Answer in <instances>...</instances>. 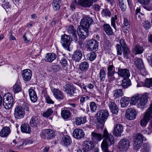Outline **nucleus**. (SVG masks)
Wrapping results in <instances>:
<instances>
[{
	"label": "nucleus",
	"mask_w": 152,
	"mask_h": 152,
	"mask_svg": "<svg viewBox=\"0 0 152 152\" xmlns=\"http://www.w3.org/2000/svg\"><path fill=\"white\" fill-rule=\"evenodd\" d=\"M51 68L54 73L59 72L60 69H62L61 66L58 64L53 65L51 66Z\"/></svg>",
	"instance_id": "53"
},
{
	"label": "nucleus",
	"mask_w": 152,
	"mask_h": 152,
	"mask_svg": "<svg viewBox=\"0 0 152 152\" xmlns=\"http://www.w3.org/2000/svg\"><path fill=\"white\" fill-rule=\"evenodd\" d=\"M75 120V124L78 125L84 124L87 121L86 117V116L76 117Z\"/></svg>",
	"instance_id": "39"
},
{
	"label": "nucleus",
	"mask_w": 152,
	"mask_h": 152,
	"mask_svg": "<svg viewBox=\"0 0 152 152\" xmlns=\"http://www.w3.org/2000/svg\"><path fill=\"white\" fill-rule=\"evenodd\" d=\"M40 119L39 117L36 115L32 116L30 120V126L34 128H37L39 125Z\"/></svg>",
	"instance_id": "22"
},
{
	"label": "nucleus",
	"mask_w": 152,
	"mask_h": 152,
	"mask_svg": "<svg viewBox=\"0 0 152 152\" xmlns=\"http://www.w3.org/2000/svg\"><path fill=\"white\" fill-rule=\"evenodd\" d=\"M96 56V53L93 52L87 54L86 56V59L88 60L92 61L95 59Z\"/></svg>",
	"instance_id": "47"
},
{
	"label": "nucleus",
	"mask_w": 152,
	"mask_h": 152,
	"mask_svg": "<svg viewBox=\"0 0 152 152\" xmlns=\"http://www.w3.org/2000/svg\"><path fill=\"white\" fill-rule=\"evenodd\" d=\"M93 22V20L91 17L85 16L83 17L81 20L80 25L82 28H89L90 26Z\"/></svg>",
	"instance_id": "7"
},
{
	"label": "nucleus",
	"mask_w": 152,
	"mask_h": 152,
	"mask_svg": "<svg viewBox=\"0 0 152 152\" xmlns=\"http://www.w3.org/2000/svg\"><path fill=\"white\" fill-rule=\"evenodd\" d=\"M148 96L146 94L142 95L139 97L138 100L139 102L138 104V106L139 107H141L144 106L148 102Z\"/></svg>",
	"instance_id": "27"
},
{
	"label": "nucleus",
	"mask_w": 152,
	"mask_h": 152,
	"mask_svg": "<svg viewBox=\"0 0 152 152\" xmlns=\"http://www.w3.org/2000/svg\"><path fill=\"white\" fill-rule=\"evenodd\" d=\"M89 106L91 111V112H94L96 111L97 107V106L95 102H91L90 103Z\"/></svg>",
	"instance_id": "57"
},
{
	"label": "nucleus",
	"mask_w": 152,
	"mask_h": 152,
	"mask_svg": "<svg viewBox=\"0 0 152 152\" xmlns=\"http://www.w3.org/2000/svg\"><path fill=\"white\" fill-rule=\"evenodd\" d=\"M152 0H137L138 2L142 5L143 8L146 10L150 11L152 10V3L149 4Z\"/></svg>",
	"instance_id": "14"
},
{
	"label": "nucleus",
	"mask_w": 152,
	"mask_h": 152,
	"mask_svg": "<svg viewBox=\"0 0 152 152\" xmlns=\"http://www.w3.org/2000/svg\"><path fill=\"white\" fill-rule=\"evenodd\" d=\"M94 1V0H79L78 2L79 5L83 7L89 8L92 5Z\"/></svg>",
	"instance_id": "21"
},
{
	"label": "nucleus",
	"mask_w": 152,
	"mask_h": 152,
	"mask_svg": "<svg viewBox=\"0 0 152 152\" xmlns=\"http://www.w3.org/2000/svg\"><path fill=\"white\" fill-rule=\"evenodd\" d=\"M149 115H148L147 113H145L143 118L140 121V125L141 126H145L146 125L152 117V116H150Z\"/></svg>",
	"instance_id": "35"
},
{
	"label": "nucleus",
	"mask_w": 152,
	"mask_h": 152,
	"mask_svg": "<svg viewBox=\"0 0 152 152\" xmlns=\"http://www.w3.org/2000/svg\"><path fill=\"white\" fill-rule=\"evenodd\" d=\"M134 54H140L142 53L144 51V48L139 45H136L133 50Z\"/></svg>",
	"instance_id": "36"
},
{
	"label": "nucleus",
	"mask_w": 152,
	"mask_h": 152,
	"mask_svg": "<svg viewBox=\"0 0 152 152\" xmlns=\"http://www.w3.org/2000/svg\"><path fill=\"white\" fill-rule=\"evenodd\" d=\"M21 132L22 133L29 134L31 133V129L29 125L27 123L21 124L20 126Z\"/></svg>",
	"instance_id": "32"
},
{
	"label": "nucleus",
	"mask_w": 152,
	"mask_h": 152,
	"mask_svg": "<svg viewBox=\"0 0 152 152\" xmlns=\"http://www.w3.org/2000/svg\"><path fill=\"white\" fill-rule=\"evenodd\" d=\"M118 76L123 78L126 77H129L130 76V73L129 70L127 69H123L119 68L117 72Z\"/></svg>",
	"instance_id": "17"
},
{
	"label": "nucleus",
	"mask_w": 152,
	"mask_h": 152,
	"mask_svg": "<svg viewBox=\"0 0 152 152\" xmlns=\"http://www.w3.org/2000/svg\"><path fill=\"white\" fill-rule=\"evenodd\" d=\"M107 142L105 140H103L101 144V147L102 151L104 152H106L108 151V148L110 146L108 144H107Z\"/></svg>",
	"instance_id": "49"
},
{
	"label": "nucleus",
	"mask_w": 152,
	"mask_h": 152,
	"mask_svg": "<svg viewBox=\"0 0 152 152\" xmlns=\"http://www.w3.org/2000/svg\"><path fill=\"white\" fill-rule=\"evenodd\" d=\"M63 145L67 147L70 145L72 143V140L70 137L67 135H64L61 140Z\"/></svg>",
	"instance_id": "26"
},
{
	"label": "nucleus",
	"mask_w": 152,
	"mask_h": 152,
	"mask_svg": "<svg viewBox=\"0 0 152 152\" xmlns=\"http://www.w3.org/2000/svg\"><path fill=\"white\" fill-rule=\"evenodd\" d=\"M123 50V55L124 58L126 59L128 58V56L130 54V51L128 47L122 48Z\"/></svg>",
	"instance_id": "55"
},
{
	"label": "nucleus",
	"mask_w": 152,
	"mask_h": 152,
	"mask_svg": "<svg viewBox=\"0 0 152 152\" xmlns=\"http://www.w3.org/2000/svg\"><path fill=\"white\" fill-rule=\"evenodd\" d=\"M121 81V86L122 87L123 89L127 88L132 84L131 81L129 77L124 78Z\"/></svg>",
	"instance_id": "28"
},
{
	"label": "nucleus",
	"mask_w": 152,
	"mask_h": 152,
	"mask_svg": "<svg viewBox=\"0 0 152 152\" xmlns=\"http://www.w3.org/2000/svg\"><path fill=\"white\" fill-rule=\"evenodd\" d=\"M89 99V97L87 96H86L85 97H81L80 99V107H81L83 106V102L88 100ZM81 109L83 111H84L85 110V109L84 108H83V107H81Z\"/></svg>",
	"instance_id": "54"
},
{
	"label": "nucleus",
	"mask_w": 152,
	"mask_h": 152,
	"mask_svg": "<svg viewBox=\"0 0 152 152\" xmlns=\"http://www.w3.org/2000/svg\"><path fill=\"white\" fill-rule=\"evenodd\" d=\"M101 13L103 16L105 17H110L111 15L110 10L108 8L103 9Z\"/></svg>",
	"instance_id": "50"
},
{
	"label": "nucleus",
	"mask_w": 152,
	"mask_h": 152,
	"mask_svg": "<svg viewBox=\"0 0 152 152\" xmlns=\"http://www.w3.org/2000/svg\"><path fill=\"white\" fill-rule=\"evenodd\" d=\"M72 40H73L67 35L64 34L61 35L60 42L61 45L64 49L68 51H70L69 46Z\"/></svg>",
	"instance_id": "3"
},
{
	"label": "nucleus",
	"mask_w": 152,
	"mask_h": 152,
	"mask_svg": "<svg viewBox=\"0 0 152 152\" xmlns=\"http://www.w3.org/2000/svg\"><path fill=\"white\" fill-rule=\"evenodd\" d=\"M82 149L88 151L92 149L94 147V144L93 142L90 140L84 141L83 143Z\"/></svg>",
	"instance_id": "24"
},
{
	"label": "nucleus",
	"mask_w": 152,
	"mask_h": 152,
	"mask_svg": "<svg viewBox=\"0 0 152 152\" xmlns=\"http://www.w3.org/2000/svg\"><path fill=\"white\" fill-rule=\"evenodd\" d=\"M3 104L6 109H9L14 104V99L12 95L10 93L5 94L3 96Z\"/></svg>",
	"instance_id": "2"
},
{
	"label": "nucleus",
	"mask_w": 152,
	"mask_h": 152,
	"mask_svg": "<svg viewBox=\"0 0 152 152\" xmlns=\"http://www.w3.org/2000/svg\"><path fill=\"white\" fill-rule=\"evenodd\" d=\"M64 91L67 94H69L70 96H76L77 89L73 85L66 84L64 86Z\"/></svg>",
	"instance_id": "9"
},
{
	"label": "nucleus",
	"mask_w": 152,
	"mask_h": 152,
	"mask_svg": "<svg viewBox=\"0 0 152 152\" xmlns=\"http://www.w3.org/2000/svg\"><path fill=\"white\" fill-rule=\"evenodd\" d=\"M150 148L149 144L145 143L143 145L142 150L143 152H150Z\"/></svg>",
	"instance_id": "60"
},
{
	"label": "nucleus",
	"mask_w": 152,
	"mask_h": 152,
	"mask_svg": "<svg viewBox=\"0 0 152 152\" xmlns=\"http://www.w3.org/2000/svg\"><path fill=\"white\" fill-rule=\"evenodd\" d=\"M73 136L75 139L79 140L83 138L85 133L83 130L80 129H76L73 132Z\"/></svg>",
	"instance_id": "18"
},
{
	"label": "nucleus",
	"mask_w": 152,
	"mask_h": 152,
	"mask_svg": "<svg viewBox=\"0 0 152 152\" xmlns=\"http://www.w3.org/2000/svg\"><path fill=\"white\" fill-rule=\"evenodd\" d=\"M103 27L104 31L107 35L112 36L114 34V32L109 24L107 23L104 24Z\"/></svg>",
	"instance_id": "34"
},
{
	"label": "nucleus",
	"mask_w": 152,
	"mask_h": 152,
	"mask_svg": "<svg viewBox=\"0 0 152 152\" xmlns=\"http://www.w3.org/2000/svg\"><path fill=\"white\" fill-rule=\"evenodd\" d=\"M130 101V98L124 97L122 98L120 101L121 106L125 107L127 106L129 104Z\"/></svg>",
	"instance_id": "41"
},
{
	"label": "nucleus",
	"mask_w": 152,
	"mask_h": 152,
	"mask_svg": "<svg viewBox=\"0 0 152 152\" xmlns=\"http://www.w3.org/2000/svg\"><path fill=\"white\" fill-rule=\"evenodd\" d=\"M56 57V55L54 53H47L45 57V60L46 61L51 62L54 60Z\"/></svg>",
	"instance_id": "38"
},
{
	"label": "nucleus",
	"mask_w": 152,
	"mask_h": 152,
	"mask_svg": "<svg viewBox=\"0 0 152 152\" xmlns=\"http://www.w3.org/2000/svg\"><path fill=\"white\" fill-rule=\"evenodd\" d=\"M124 95L122 89H118L114 91L113 96L115 98L122 96Z\"/></svg>",
	"instance_id": "46"
},
{
	"label": "nucleus",
	"mask_w": 152,
	"mask_h": 152,
	"mask_svg": "<svg viewBox=\"0 0 152 152\" xmlns=\"http://www.w3.org/2000/svg\"><path fill=\"white\" fill-rule=\"evenodd\" d=\"M91 136L92 139L94 142H95L100 141L102 138V134L94 132L91 133Z\"/></svg>",
	"instance_id": "33"
},
{
	"label": "nucleus",
	"mask_w": 152,
	"mask_h": 152,
	"mask_svg": "<svg viewBox=\"0 0 152 152\" xmlns=\"http://www.w3.org/2000/svg\"><path fill=\"white\" fill-rule=\"evenodd\" d=\"M82 56V50L80 49L75 50L72 55V59L75 62H79L81 59Z\"/></svg>",
	"instance_id": "20"
},
{
	"label": "nucleus",
	"mask_w": 152,
	"mask_h": 152,
	"mask_svg": "<svg viewBox=\"0 0 152 152\" xmlns=\"http://www.w3.org/2000/svg\"><path fill=\"white\" fill-rule=\"evenodd\" d=\"M142 86H143L150 88L152 87V78H146L144 83L141 82Z\"/></svg>",
	"instance_id": "42"
},
{
	"label": "nucleus",
	"mask_w": 152,
	"mask_h": 152,
	"mask_svg": "<svg viewBox=\"0 0 152 152\" xmlns=\"http://www.w3.org/2000/svg\"><path fill=\"white\" fill-rule=\"evenodd\" d=\"M130 142L129 140L127 139H121L118 143V149L121 151H126L129 148Z\"/></svg>",
	"instance_id": "6"
},
{
	"label": "nucleus",
	"mask_w": 152,
	"mask_h": 152,
	"mask_svg": "<svg viewBox=\"0 0 152 152\" xmlns=\"http://www.w3.org/2000/svg\"><path fill=\"white\" fill-rule=\"evenodd\" d=\"M26 143L24 142V140L23 139H21L17 142V145L16 146L17 148H19L20 147L23 146L25 145Z\"/></svg>",
	"instance_id": "63"
},
{
	"label": "nucleus",
	"mask_w": 152,
	"mask_h": 152,
	"mask_svg": "<svg viewBox=\"0 0 152 152\" xmlns=\"http://www.w3.org/2000/svg\"><path fill=\"white\" fill-rule=\"evenodd\" d=\"M53 113V111L51 108L48 109L46 112H44L43 116L45 118H48L51 116Z\"/></svg>",
	"instance_id": "52"
},
{
	"label": "nucleus",
	"mask_w": 152,
	"mask_h": 152,
	"mask_svg": "<svg viewBox=\"0 0 152 152\" xmlns=\"http://www.w3.org/2000/svg\"><path fill=\"white\" fill-rule=\"evenodd\" d=\"M115 73V72H113L107 74L108 78V81L109 82L111 83L116 80V78L114 76Z\"/></svg>",
	"instance_id": "58"
},
{
	"label": "nucleus",
	"mask_w": 152,
	"mask_h": 152,
	"mask_svg": "<svg viewBox=\"0 0 152 152\" xmlns=\"http://www.w3.org/2000/svg\"><path fill=\"white\" fill-rule=\"evenodd\" d=\"M117 19V17L116 15L115 16L114 18L112 17L111 18V25L113 27L115 31L117 30V28L115 23V20Z\"/></svg>",
	"instance_id": "61"
},
{
	"label": "nucleus",
	"mask_w": 152,
	"mask_h": 152,
	"mask_svg": "<svg viewBox=\"0 0 152 152\" xmlns=\"http://www.w3.org/2000/svg\"><path fill=\"white\" fill-rule=\"evenodd\" d=\"M144 137L140 134H138L135 137L134 140V149L136 150H138L141 146L144 140Z\"/></svg>",
	"instance_id": "10"
},
{
	"label": "nucleus",
	"mask_w": 152,
	"mask_h": 152,
	"mask_svg": "<svg viewBox=\"0 0 152 152\" xmlns=\"http://www.w3.org/2000/svg\"><path fill=\"white\" fill-rule=\"evenodd\" d=\"M139 99L138 94H137L133 96L132 97L130 98V103L132 105H134L137 102Z\"/></svg>",
	"instance_id": "48"
},
{
	"label": "nucleus",
	"mask_w": 152,
	"mask_h": 152,
	"mask_svg": "<svg viewBox=\"0 0 152 152\" xmlns=\"http://www.w3.org/2000/svg\"><path fill=\"white\" fill-rule=\"evenodd\" d=\"M134 64L141 72H145V68L143 61L141 58H135L134 61Z\"/></svg>",
	"instance_id": "11"
},
{
	"label": "nucleus",
	"mask_w": 152,
	"mask_h": 152,
	"mask_svg": "<svg viewBox=\"0 0 152 152\" xmlns=\"http://www.w3.org/2000/svg\"><path fill=\"white\" fill-rule=\"evenodd\" d=\"M20 84V82L17 81L12 87V91L15 94L18 93L21 91Z\"/></svg>",
	"instance_id": "40"
},
{
	"label": "nucleus",
	"mask_w": 152,
	"mask_h": 152,
	"mask_svg": "<svg viewBox=\"0 0 152 152\" xmlns=\"http://www.w3.org/2000/svg\"><path fill=\"white\" fill-rule=\"evenodd\" d=\"M89 66V63L88 62H82L79 64V69L82 71L86 72L88 69Z\"/></svg>",
	"instance_id": "37"
},
{
	"label": "nucleus",
	"mask_w": 152,
	"mask_h": 152,
	"mask_svg": "<svg viewBox=\"0 0 152 152\" xmlns=\"http://www.w3.org/2000/svg\"><path fill=\"white\" fill-rule=\"evenodd\" d=\"M123 24L122 28L125 30L129 31L130 29V25L129 21L126 18H124Z\"/></svg>",
	"instance_id": "45"
},
{
	"label": "nucleus",
	"mask_w": 152,
	"mask_h": 152,
	"mask_svg": "<svg viewBox=\"0 0 152 152\" xmlns=\"http://www.w3.org/2000/svg\"><path fill=\"white\" fill-rule=\"evenodd\" d=\"M123 128L122 125L116 124L114 127L113 134L116 136H120L123 132Z\"/></svg>",
	"instance_id": "25"
},
{
	"label": "nucleus",
	"mask_w": 152,
	"mask_h": 152,
	"mask_svg": "<svg viewBox=\"0 0 152 152\" xmlns=\"http://www.w3.org/2000/svg\"><path fill=\"white\" fill-rule=\"evenodd\" d=\"M11 132L10 128L8 126H5L2 128L0 132V136L2 137H6Z\"/></svg>",
	"instance_id": "31"
},
{
	"label": "nucleus",
	"mask_w": 152,
	"mask_h": 152,
	"mask_svg": "<svg viewBox=\"0 0 152 152\" xmlns=\"http://www.w3.org/2000/svg\"><path fill=\"white\" fill-rule=\"evenodd\" d=\"M61 114L62 117L64 119L68 118L71 116L70 112L68 110H61Z\"/></svg>",
	"instance_id": "44"
},
{
	"label": "nucleus",
	"mask_w": 152,
	"mask_h": 152,
	"mask_svg": "<svg viewBox=\"0 0 152 152\" xmlns=\"http://www.w3.org/2000/svg\"><path fill=\"white\" fill-rule=\"evenodd\" d=\"M137 115L136 111L134 109L129 108L126 110V117L128 119L133 120L136 118Z\"/></svg>",
	"instance_id": "15"
},
{
	"label": "nucleus",
	"mask_w": 152,
	"mask_h": 152,
	"mask_svg": "<svg viewBox=\"0 0 152 152\" xmlns=\"http://www.w3.org/2000/svg\"><path fill=\"white\" fill-rule=\"evenodd\" d=\"M99 78L101 82H104L106 78V73L104 69H101L99 72Z\"/></svg>",
	"instance_id": "51"
},
{
	"label": "nucleus",
	"mask_w": 152,
	"mask_h": 152,
	"mask_svg": "<svg viewBox=\"0 0 152 152\" xmlns=\"http://www.w3.org/2000/svg\"><path fill=\"white\" fill-rule=\"evenodd\" d=\"M53 95L57 99L60 100L64 99V94L59 89L55 88L53 90Z\"/></svg>",
	"instance_id": "29"
},
{
	"label": "nucleus",
	"mask_w": 152,
	"mask_h": 152,
	"mask_svg": "<svg viewBox=\"0 0 152 152\" xmlns=\"http://www.w3.org/2000/svg\"><path fill=\"white\" fill-rule=\"evenodd\" d=\"M103 137L104 138L103 140L107 142V144H108L110 146L114 144L115 140L113 136L111 134L108 133L106 128L104 130Z\"/></svg>",
	"instance_id": "5"
},
{
	"label": "nucleus",
	"mask_w": 152,
	"mask_h": 152,
	"mask_svg": "<svg viewBox=\"0 0 152 152\" xmlns=\"http://www.w3.org/2000/svg\"><path fill=\"white\" fill-rule=\"evenodd\" d=\"M109 115L108 111L106 109L101 110L96 113V122L99 128L101 129L103 128L105 122Z\"/></svg>",
	"instance_id": "1"
},
{
	"label": "nucleus",
	"mask_w": 152,
	"mask_h": 152,
	"mask_svg": "<svg viewBox=\"0 0 152 152\" xmlns=\"http://www.w3.org/2000/svg\"><path fill=\"white\" fill-rule=\"evenodd\" d=\"M69 34L72 35V39L75 42H76L77 40V31L73 26L71 25L69 26L67 30Z\"/></svg>",
	"instance_id": "19"
},
{
	"label": "nucleus",
	"mask_w": 152,
	"mask_h": 152,
	"mask_svg": "<svg viewBox=\"0 0 152 152\" xmlns=\"http://www.w3.org/2000/svg\"><path fill=\"white\" fill-rule=\"evenodd\" d=\"M41 135L42 138L49 140L55 137L56 133L51 129H46L42 130Z\"/></svg>",
	"instance_id": "4"
},
{
	"label": "nucleus",
	"mask_w": 152,
	"mask_h": 152,
	"mask_svg": "<svg viewBox=\"0 0 152 152\" xmlns=\"http://www.w3.org/2000/svg\"><path fill=\"white\" fill-rule=\"evenodd\" d=\"M53 7L54 10H58L61 5V1L60 0H54L52 3Z\"/></svg>",
	"instance_id": "43"
},
{
	"label": "nucleus",
	"mask_w": 152,
	"mask_h": 152,
	"mask_svg": "<svg viewBox=\"0 0 152 152\" xmlns=\"http://www.w3.org/2000/svg\"><path fill=\"white\" fill-rule=\"evenodd\" d=\"M82 28V29L79 28V31L80 33L78 34V36L80 38L82 39H84L89 34V28Z\"/></svg>",
	"instance_id": "23"
},
{
	"label": "nucleus",
	"mask_w": 152,
	"mask_h": 152,
	"mask_svg": "<svg viewBox=\"0 0 152 152\" xmlns=\"http://www.w3.org/2000/svg\"><path fill=\"white\" fill-rule=\"evenodd\" d=\"M29 94L30 99L33 103L36 102L38 99L37 95L35 91L31 88H30L28 90Z\"/></svg>",
	"instance_id": "30"
},
{
	"label": "nucleus",
	"mask_w": 152,
	"mask_h": 152,
	"mask_svg": "<svg viewBox=\"0 0 152 152\" xmlns=\"http://www.w3.org/2000/svg\"><path fill=\"white\" fill-rule=\"evenodd\" d=\"M68 59L67 58L63 57L60 61L61 64L63 68L66 67L68 65Z\"/></svg>",
	"instance_id": "56"
},
{
	"label": "nucleus",
	"mask_w": 152,
	"mask_h": 152,
	"mask_svg": "<svg viewBox=\"0 0 152 152\" xmlns=\"http://www.w3.org/2000/svg\"><path fill=\"white\" fill-rule=\"evenodd\" d=\"M99 43L96 40L92 39L88 42L86 46L90 51H96L98 49Z\"/></svg>",
	"instance_id": "12"
},
{
	"label": "nucleus",
	"mask_w": 152,
	"mask_h": 152,
	"mask_svg": "<svg viewBox=\"0 0 152 152\" xmlns=\"http://www.w3.org/2000/svg\"><path fill=\"white\" fill-rule=\"evenodd\" d=\"M115 48L117 50V55L121 56L122 55V51L121 46L120 44H117L115 46Z\"/></svg>",
	"instance_id": "62"
},
{
	"label": "nucleus",
	"mask_w": 152,
	"mask_h": 152,
	"mask_svg": "<svg viewBox=\"0 0 152 152\" xmlns=\"http://www.w3.org/2000/svg\"><path fill=\"white\" fill-rule=\"evenodd\" d=\"M21 74L23 79L25 81H28L31 79L32 73L30 69H24L22 71Z\"/></svg>",
	"instance_id": "16"
},
{
	"label": "nucleus",
	"mask_w": 152,
	"mask_h": 152,
	"mask_svg": "<svg viewBox=\"0 0 152 152\" xmlns=\"http://www.w3.org/2000/svg\"><path fill=\"white\" fill-rule=\"evenodd\" d=\"M148 63L152 67V53L149 54L147 57Z\"/></svg>",
	"instance_id": "64"
},
{
	"label": "nucleus",
	"mask_w": 152,
	"mask_h": 152,
	"mask_svg": "<svg viewBox=\"0 0 152 152\" xmlns=\"http://www.w3.org/2000/svg\"><path fill=\"white\" fill-rule=\"evenodd\" d=\"M108 106L113 115H117L119 111V108L114 101L110 100L108 102Z\"/></svg>",
	"instance_id": "13"
},
{
	"label": "nucleus",
	"mask_w": 152,
	"mask_h": 152,
	"mask_svg": "<svg viewBox=\"0 0 152 152\" xmlns=\"http://www.w3.org/2000/svg\"><path fill=\"white\" fill-rule=\"evenodd\" d=\"M14 116L16 119H20L23 118L25 114L23 108L20 106H17L15 108Z\"/></svg>",
	"instance_id": "8"
},
{
	"label": "nucleus",
	"mask_w": 152,
	"mask_h": 152,
	"mask_svg": "<svg viewBox=\"0 0 152 152\" xmlns=\"http://www.w3.org/2000/svg\"><path fill=\"white\" fill-rule=\"evenodd\" d=\"M111 43L109 41H106L104 44L103 47L104 50H110L111 49Z\"/></svg>",
	"instance_id": "59"
}]
</instances>
